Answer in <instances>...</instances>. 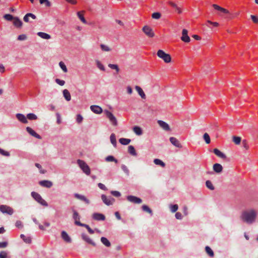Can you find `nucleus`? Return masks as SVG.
I'll use <instances>...</instances> for the list:
<instances>
[{"label":"nucleus","instance_id":"f257e3e1","mask_svg":"<svg viewBox=\"0 0 258 258\" xmlns=\"http://www.w3.org/2000/svg\"><path fill=\"white\" fill-rule=\"evenodd\" d=\"M256 212L254 210H250L248 211H244L241 215L242 219L247 223L251 224L255 220Z\"/></svg>","mask_w":258,"mask_h":258},{"label":"nucleus","instance_id":"f03ea898","mask_svg":"<svg viewBox=\"0 0 258 258\" xmlns=\"http://www.w3.org/2000/svg\"><path fill=\"white\" fill-rule=\"evenodd\" d=\"M77 163L83 172L89 175L91 173V171L89 166L83 161L80 159L77 160Z\"/></svg>","mask_w":258,"mask_h":258},{"label":"nucleus","instance_id":"7ed1b4c3","mask_svg":"<svg viewBox=\"0 0 258 258\" xmlns=\"http://www.w3.org/2000/svg\"><path fill=\"white\" fill-rule=\"evenodd\" d=\"M157 54L158 56L162 58L164 61L165 62L169 63L171 62V56L169 54L166 53L162 50H159L157 51Z\"/></svg>","mask_w":258,"mask_h":258},{"label":"nucleus","instance_id":"20e7f679","mask_svg":"<svg viewBox=\"0 0 258 258\" xmlns=\"http://www.w3.org/2000/svg\"><path fill=\"white\" fill-rule=\"evenodd\" d=\"M31 196L38 203L41 205L44 206H48L47 202L44 200H43L41 196L37 192L33 191L31 192Z\"/></svg>","mask_w":258,"mask_h":258},{"label":"nucleus","instance_id":"39448f33","mask_svg":"<svg viewBox=\"0 0 258 258\" xmlns=\"http://www.w3.org/2000/svg\"><path fill=\"white\" fill-rule=\"evenodd\" d=\"M0 211L3 214H7L9 215H12L14 213V210L12 208L5 205L0 206Z\"/></svg>","mask_w":258,"mask_h":258},{"label":"nucleus","instance_id":"423d86ee","mask_svg":"<svg viewBox=\"0 0 258 258\" xmlns=\"http://www.w3.org/2000/svg\"><path fill=\"white\" fill-rule=\"evenodd\" d=\"M105 113L106 117L109 119L112 125L116 126L117 124V121L113 114L108 110H105Z\"/></svg>","mask_w":258,"mask_h":258},{"label":"nucleus","instance_id":"0eeeda50","mask_svg":"<svg viewBox=\"0 0 258 258\" xmlns=\"http://www.w3.org/2000/svg\"><path fill=\"white\" fill-rule=\"evenodd\" d=\"M181 40L185 43H189L190 41V38L188 35V31L185 29H183L182 31Z\"/></svg>","mask_w":258,"mask_h":258},{"label":"nucleus","instance_id":"6e6552de","mask_svg":"<svg viewBox=\"0 0 258 258\" xmlns=\"http://www.w3.org/2000/svg\"><path fill=\"white\" fill-rule=\"evenodd\" d=\"M143 31L149 37L152 38L154 36V33L153 32L152 28L148 26H144L143 28Z\"/></svg>","mask_w":258,"mask_h":258},{"label":"nucleus","instance_id":"1a4fd4ad","mask_svg":"<svg viewBox=\"0 0 258 258\" xmlns=\"http://www.w3.org/2000/svg\"><path fill=\"white\" fill-rule=\"evenodd\" d=\"M101 199L104 204L106 205L109 206L112 205L114 202L115 200L112 198H108L105 195H102L101 196Z\"/></svg>","mask_w":258,"mask_h":258},{"label":"nucleus","instance_id":"9d476101","mask_svg":"<svg viewBox=\"0 0 258 258\" xmlns=\"http://www.w3.org/2000/svg\"><path fill=\"white\" fill-rule=\"evenodd\" d=\"M73 217L75 220V224L76 225L80 226L82 224V223L80 222V216L76 210H73Z\"/></svg>","mask_w":258,"mask_h":258},{"label":"nucleus","instance_id":"9b49d317","mask_svg":"<svg viewBox=\"0 0 258 258\" xmlns=\"http://www.w3.org/2000/svg\"><path fill=\"white\" fill-rule=\"evenodd\" d=\"M127 200L135 204H140L142 203V200L137 197L134 196H128L127 197Z\"/></svg>","mask_w":258,"mask_h":258},{"label":"nucleus","instance_id":"f8f14e48","mask_svg":"<svg viewBox=\"0 0 258 258\" xmlns=\"http://www.w3.org/2000/svg\"><path fill=\"white\" fill-rule=\"evenodd\" d=\"M170 142L171 143L176 147L178 148H182V146L180 142L175 137H170L169 138Z\"/></svg>","mask_w":258,"mask_h":258},{"label":"nucleus","instance_id":"ddd939ff","mask_svg":"<svg viewBox=\"0 0 258 258\" xmlns=\"http://www.w3.org/2000/svg\"><path fill=\"white\" fill-rule=\"evenodd\" d=\"M92 217L97 221H104L105 219V217L103 214L97 213H94Z\"/></svg>","mask_w":258,"mask_h":258},{"label":"nucleus","instance_id":"4468645a","mask_svg":"<svg viewBox=\"0 0 258 258\" xmlns=\"http://www.w3.org/2000/svg\"><path fill=\"white\" fill-rule=\"evenodd\" d=\"M26 131L27 132L31 135L32 136H33L35 137L37 139H41V136L37 134L33 130H32L30 127H26Z\"/></svg>","mask_w":258,"mask_h":258},{"label":"nucleus","instance_id":"2eb2a0df","mask_svg":"<svg viewBox=\"0 0 258 258\" xmlns=\"http://www.w3.org/2000/svg\"><path fill=\"white\" fill-rule=\"evenodd\" d=\"M212 7L214 8V9H215L216 10L219 11L221 12V13H223L224 14H229V12L228 10H227L225 8H222L216 4H213L212 5Z\"/></svg>","mask_w":258,"mask_h":258},{"label":"nucleus","instance_id":"dca6fc26","mask_svg":"<svg viewBox=\"0 0 258 258\" xmlns=\"http://www.w3.org/2000/svg\"><path fill=\"white\" fill-rule=\"evenodd\" d=\"M158 123L164 130L166 131H169L170 130L169 125L165 122L162 120H158Z\"/></svg>","mask_w":258,"mask_h":258},{"label":"nucleus","instance_id":"f3484780","mask_svg":"<svg viewBox=\"0 0 258 258\" xmlns=\"http://www.w3.org/2000/svg\"><path fill=\"white\" fill-rule=\"evenodd\" d=\"M39 184L43 187H45L47 188H50L52 185V183L48 180H42L39 181Z\"/></svg>","mask_w":258,"mask_h":258},{"label":"nucleus","instance_id":"a211bd4d","mask_svg":"<svg viewBox=\"0 0 258 258\" xmlns=\"http://www.w3.org/2000/svg\"><path fill=\"white\" fill-rule=\"evenodd\" d=\"M17 118L21 122L23 123H27L28 122L27 118L22 114L18 113L16 114Z\"/></svg>","mask_w":258,"mask_h":258},{"label":"nucleus","instance_id":"6ab92c4d","mask_svg":"<svg viewBox=\"0 0 258 258\" xmlns=\"http://www.w3.org/2000/svg\"><path fill=\"white\" fill-rule=\"evenodd\" d=\"M90 108L93 112L97 114H100L102 112V108L99 106L92 105L91 106Z\"/></svg>","mask_w":258,"mask_h":258},{"label":"nucleus","instance_id":"aec40b11","mask_svg":"<svg viewBox=\"0 0 258 258\" xmlns=\"http://www.w3.org/2000/svg\"><path fill=\"white\" fill-rule=\"evenodd\" d=\"M74 196L76 198L84 201L87 204H89L90 203L89 200L88 199H87L84 196H82L78 194H75L74 195Z\"/></svg>","mask_w":258,"mask_h":258},{"label":"nucleus","instance_id":"412c9836","mask_svg":"<svg viewBox=\"0 0 258 258\" xmlns=\"http://www.w3.org/2000/svg\"><path fill=\"white\" fill-rule=\"evenodd\" d=\"M61 236L62 238L66 242H71V239L66 232L63 231L61 232Z\"/></svg>","mask_w":258,"mask_h":258},{"label":"nucleus","instance_id":"4be33fe9","mask_svg":"<svg viewBox=\"0 0 258 258\" xmlns=\"http://www.w3.org/2000/svg\"><path fill=\"white\" fill-rule=\"evenodd\" d=\"M13 24L17 28H21L23 23L18 17H15L13 20Z\"/></svg>","mask_w":258,"mask_h":258},{"label":"nucleus","instance_id":"5701e85b","mask_svg":"<svg viewBox=\"0 0 258 258\" xmlns=\"http://www.w3.org/2000/svg\"><path fill=\"white\" fill-rule=\"evenodd\" d=\"M213 170L217 173H220L223 170V167L219 163H215L213 165Z\"/></svg>","mask_w":258,"mask_h":258},{"label":"nucleus","instance_id":"b1692460","mask_svg":"<svg viewBox=\"0 0 258 258\" xmlns=\"http://www.w3.org/2000/svg\"><path fill=\"white\" fill-rule=\"evenodd\" d=\"M213 152L215 155H216L217 156L222 158V159H226V155L221 152L218 149H214L213 150Z\"/></svg>","mask_w":258,"mask_h":258},{"label":"nucleus","instance_id":"393cba45","mask_svg":"<svg viewBox=\"0 0 258 258\" xmlns=\"http://www.w3.org/2000/svg\"><path fill=\"white\" fill-rule=\"evenodd\" d=\"M85 13V11H80V12H78L77 13V15L78 16V17L79 18V19H80V20L84 24H86L87 23V21L86 20H85L84 17V14Z\"/></svg>","mask_w":258,"mask_h":258},{"label":"nucleus","instance_id":"a878e982","mask_svg":"<svg viewBox=\"0 0 258 258\" xmlns=\"http://www.w3.org/2000/svg\"><path fill=\"white\" fill-rule=\"evenodd\" d=\"M83 239L86 241L87 243L92 244L93 246L95 245V243L92 240V239L87 235L83 234L82 235Z\"/></svg>","mask_w":258,"mask_h":258},{"label":"nucleus","instance_id":"bb28decb","mask_svg":"<svg viewBox=\"0 0 258 258\" xmlns=\"http://www.w3.org/2000/svg\"><path fill=\"white\" fill-rule=\"evenodd\" d=\"M135 89L142 98L145 99L146 98V95L143 90L140 87L136 86Z\"/></svg>","mask_w":258,"mask_h":258},{"label":"nucleus","instance_id":"cd10ccee","mask_svg":"<svg viewBox=\"0 0 258 258\" xmlns=\"http://www.w3.org/2000/svg\"><path fill=\"white\" fill-rule=\"evenodd\" d=\"M63 95L64 97L65 98V99L67 101L71 100V94H70L69 91L67 89H64L63 91Z\"/></svg>","mask_w":258,"mask_h":258},{"label":"nucleus","instance_id":"c85d7f7f","mask_svg":"<svg viewBox=\"0 0 258 258\" xmlns=\"http://www.w3.org/2000/svg\"><path fill=\"white\" fill-rule=\"evenodd\" d=\"M119 143L123 145H127L131 142V140L129 139L120 138L119 140Z\"/></svg>","mask_w":258,"mask_h":258},{"label":"nucleus","instance_id":"c756f323","mask_svg":"<svg viewBox=\"0 0 258 258\" xmlns=\"http://www.w3.org/2000/svg\"><path fill=\"white\" fill-rule=\"evenodd\" d=\"M37 35L43 39H48L50 38V36L49 34L44 32H38Z\"/></svg>","mask_w":258,"mask_h":258},{"label":"nucleus","instance_id":"7c9ffc66","mask_svg":"<svg viewBox=\"0 0 258 258\" xmlns=\"http://www.w3.org/2000/svg\"><path fill=\"white\" fill-rule=\"evenodd\" d=\"M110 142L114 147H116V140L114 134H112L110 137Z\"/></svg>","mask_w":258,"mask_h":258},{"label":"nucleus","instance_id":"2f4dec72","mask_svg":"<svg viewBox=\"0 0 258 258\" xmlns=\"http://www.w3.org/2000/svg\"><path fill=\"white\" fill-rule=\"evenodd\" d=\"M128 153L133 155V156H136L137 155V153H136V150H135V148L131 145V146H129L128 147Z\"/></svg>","mask_w":258,"mask_h":258},{"label":"nucleus","instance_id":"473e14b6","mask_svg":"<svg viewBox=\"0 0 258 258\" xmlns=\"http://www.w3.org/2000/svg\"><path fill=\"white\" fill-rule=\"evenodd\" d=\"M205 250L207 253L211 257H213L214 256V253L212 249L208 246H206Z\"/></svg>","mask_w":258,"mask_h":258},{"label":"nucleus","instance_id":"72a5a7b5","mask_svg":"<svg viewBox=\"0 0 258 258\" xmlns=\"http://www.w3.org/2000/svg\"><path fill=\"white\" fill-rule=\"evenodd\" d=\"M133 131L138 136L141 135L143 133L142 129L137 126L134 127Z\"/></svg>","mask_w":258,"mask_h":258},{"label":"nucleus","instance_id":"f704fd0d","mask_svg":"<svg viewBox=\"0 0 258 258\" xmlns=\"http://www.w3.org/2000/svg\"><path fill=\"white\" fill-rule=\"evenodd\" d=\"M101 241L107 247H109L111 245V244L109 240L105 237H102L101 238Z\"/></svg>","mask_w":258,"mask_h":258},{"label":"nucleus","instance_id":"c9c22d12","mask_svg":"<svg viewBox=\"0 0 258 258\" xmlns=\"http://www.w3.org/2000/svg\"><path fill=\"white\" fill-rule=\"evenodd\" d=\"M154 162L155 164L160 165L162 167H164L165 166V164L160 159H155L154 160Z\"/></svg>","mask_w":258,"mask_h":258},{"label":"nucleus","instance_id":"e433bc0d","mask_svg":"<svg viewBox=\"0 0 258 258\" xmlns=\"http://www.w3.org/2000/svg\"><path fill=\"white\" fill-rule=\"evenodd\" d=\"M21 238L27 243H30L31 242V239L30 237H26L24 234L20 235Z\"/></svg>","mask_w":258,"mask_h":258},{"label":"nucleus","instance_id":"4c0bfd02","mask_svg":"<svg viewBox=\"0 0 258 258\" xmlns=\"http://www.w3.org/2000/svg\"><path fill=\"white\" fill-rule=\"evenodd\" d=\"M241 139L239 137L233 136V141L236 145H239L240 143Z\"/></svg>","mask_w":258,"mask_h":258},{"label":"nucleus","instance_id":"58836bf2","mask_svg":"<svg viewBox=\"0 0 258 258\" xmlns=\"http://www.w3.org/2000/svg\"><path fill=\"white\" fill-rule=\"evenodd\" d=\"M203 138L207 144H210L211 142L210 138L208 133H206L204 134Z\"/></svg>","mask_w":258,"mask_h":258},{"label":"nucleus","instance_id":"ea45409f","mask_svg":"<svg viewBox=\"0 0 258 258\" xmlns=\"http://www.w3.org/2000/svg\"><path fill=\"white\" fill-rule=\"evenodd\" d=\"M4 18L7 21H11L14 19L15 17L10 14H5L4 16Z\"/></svg>","mask_w":258,"mask_h":258},{"label":"nucleus","instance_id":"a19ab883","mask_svg":"<svg viewBox=\"0 0 258 258\" xmlns=\"http://www.w3.org/2000/svg\"><path fill=\"white\" fill-rule=\"evenodd\" d=\"M142 209L144 211L149 213L151 215H152V211L151 209L146 205L142 206Z\"/></svg>","mask_w":258,"mask_h":258},{"label":"nucleus","instance_id":"79ce46f5","mask_svg":"<svg viewBox=\"0 0 258 258\" xmlns=\"http://www.w3.org/2000/svg\"><path fill=\"white\" fill-rule=\"evenodd\" d=\"M39 2L41 4H44L47 7H50L51 6V3L48 0H39Z\"/></svg>","mask_w":258,"mask_h":258},{"label":"nucleus","instance_id":"37998d69","mask_svg":"<svg viewBox=\"0 0 258 258\" xmlns=\"http://www.w3.org/2000/svg\"><path fill=\"white\" fill-rule=\"evenodd\" d=\"M27 118L29 120H36L37 119V116L33 113H29L27 115Z\"/></svg>","mask_w":258,"mask_h":258},{"label":"nucleus","instance_id":"c03bdc74","mask_svg":"<svg viewBox=\"0 0 258 258\" xmlns=\"http://www.w3.org/2000/svg\"><path fill=\"white\" fill-rule=\"evenodd\" d=\"M105 160L107 162H115V163H117V160L114 158V157L112 156H108L105 158Z\"/></svg>","mask_w":258,"mask_h":258},{"label":"nucleus","instance_id":"a18cd8bd","mask_svg":"<svg viewBox=\"0 0 258 258\" xmlns=\"http://www.w3.org/2000/svg\"><path fill=\"white\" fill-rule=\"evenodd\" d=\"M80 226L85 227L87 229L89 233L90 234H93L94 232V231L89 227L88 225L82 223V224Z\"/></svg>","mask_w":258,"mask_h":258},{"label":"nucleus","instance_id":"49530a36","mask_svg":"<svg viewBox=\"0 0 258 258\" xmlns=\"http://www.w3.org/2000/svg\"><path fill=\"white\" fill-rule=\"evenodd\" d=\"M108 67L111 69L115 70L117 73H118L119 71V69L117 64L110 63L108 64Z\"/></svg>","mask_w":258,"mask_h":258},{"label":"nucleus","instance_id":"de8ad7c7","mask_svg":"<svg viewBox=\"0 0 258 258\" xmlns=\"http://www.w3.org/2000/svg\"><path fill=\"white\" fill-rule=\"evenodd\" d=\"M206 186L207 187L211 189V190H213L214 189V186H213L212 183L211 182V181H210V180H207L206 182Z\"/></svg>","mask_w":258,"mask_h":258},{"label":"nucleus","instance_id":"09e8293b","mask_svg":"<svg viewBox=\"0 0 258 258\" xmlns=\"http://www.w3.org/2000/svg\"><path fill=\"white\" fill-rule=\"evenodd\" d=\"M59 65L61 69L64 72L66 73L68 72L67 68L63 62L60 61L59 63Z\"/></svg>","mask_w":258,"mask_h":258},{"label":"nucleus","instance_id":"8fccbe9b","mask_svg":"<svg viewBox=\"0 0 258 258\" xmlns=\"http://www.w3.org/2000/svg\"><path fill=\"white\" fill-rule=\"evenodd\" d=\"M242 146L243 148L246 150H247L249 149V147L248 144V142L246 140H243L242 142Z\"/></svg>","mask_w":258,"mask_h":258},{"label":"nucleus","instance_id":"3c124183","mask_svg":"<svg viewBox=\"0 0 258 258\" xmlns=\"http://www.w3.org/2000/svg\"><path fill=\"white\" fill-rule=\"evenodd\" d=\"M161 16V14L158 12L154 13L152 15V18L153 19H158L160 18Z\"/></svg>","mask_w":258,"mask_h":258},{"label":"nucleus","instance_id":"603ef678","mask_svg":"<svg viewBox=\"0 0 258 258\" xmlns=\"http://www.w3.org/2000/svg\"><path fill=\"white\" fill-rule=\"evenodd\" d=\"M100 47L102 49V50L104 51H109L110 50V49L109 48V47L104 44H101L100 45Z\"/></svg>","mask_w":258,"mask_h":258},{"label":"nucleus","instance_id":"864d4df0","mask_svg":"<svg viewBox=\"0 0 258 258\" xmlns=\"http://www.w3.org/2000/svg\"><path fill=\"white\" fill-rule=\"evenodd\" d=\"M0 154L5 156H9L10 153L8 151H6L3 149L0 148Z\"/></svg>","mask_w":258,"mask_h":258},{"label":"nucleus","instance_id":"5fc2aeb1","mask_svg":"<svg viewBox=\"0 0 258 258\" xmlns=\"http://www.w3.org/2000/svg\"><path fill=\"white\" fill-rule=\"evenodd\" d=\"M178 208V207L177 205H176V204L173 205L171 206L170 210L172 212L174 213L177 210Z\"/></svg>","mask_w":258,"mask_h":258},{"label":"nucleus","instance_id":"6e6d98bb","mask_svg":"<svg viewBox=\"0 0 258 258\" xmlns=\"http://www.w3.org/2000/svg\"><path fill=\"white\" fill-rule=\"evenodd\" d=\"M55 82L57 84H59L60 86H63L65 84L64 81L60 80L59 79H56Z\"/></svg>","mask_w":258,"mask_h":258},{"label":"nucleus","instance_id":"4d7b16f0","mask_svg":"<svg viewBox=\"0 0 258 258\" xmlns=\"http://www.w3.org/2000/svg\"><path fill=\"white\" fill-rule=\"evenodd\" d=\"M251 18L254 23H258V17L254 15H251Z\"/></svg>","mask_w":258,"mask_h":258},{"label":"nucleus","instance_id":"13d9d810","mask_svg":"<svg viewBox=\"0 0 258 258\" xmlns=\"http://www.w3.org/2000/svg\"><path fill=\"white\" fill-rule=\"evenodd\" d=\"M111 194L116 197H119L121 195L120 193L118 191H111Z\"/></svg>","mask_w":258,"mask_h":258},{"label":"nucleus","instance_id":"bf43d9fd","mask_svg":"<svg viewBox=\"0 0 258 258\" xmlns=\"http://www.w3.org/2000/svg\"><path fill=\"white\" fill-rule=\"evenodd\" d=\"M15 225L18 228H22L23 227L22 223L21 221H17Z\"/></svg>","mask_w":258,"mask_h":258},{"label":"nucleus","instance_id":"052dcab7","mask_svg":"<svg viewBox=\"0 0 258 258\" xmlns=\"http://www.w3.org/2000/svg\"><path fill=\"white\" fill-rule=\"evenodd\" d=\"M83 119V117L80 114H78L77 115L76 120L78 123H81Z\"/></svg>","mask_w":258,"mask_h":258},{"label":"nucleus","instance_id":"680f3d73","mask_svg":"<svg viewBox=\"0 0 258 258\" xmlns=\"http://www.w3.org/2000/svg\"><path fill=\"white\" fill-rule=\"evenodd\" d=\"M7 253L5 251H1L0 252V258H7Z\"/></svg>","mask_w":258,"mask_h":258},{"label":"nucleus","instance_id":"e2e57ef3","mask_svg":"<svg viewBox=\"0 0 258 258\" xmlns=\"http://www.w3.org/2000/svg\"><path fill=\"white\" fill-rule=\"evenodd\" d=\"M207 23L211 24V25H212L214 27H218L219 26V23H217V22H212L210 20H208L207 21Z\"/></svg>","mask_w":258,"mask_h":258},{"label":"nucleus","instance_id":"0e129e2a","mask_svg":"<svg viewBox=\"0 0 258 258\" xmlns=\"http://www.w3.org/2000/svg\"><path fill=\"white\" fill-rule=\"evenodd\" d=\"M98 187H99L100 189H102V190H107V188H106V187H105V186L103 184H102V183H99L98 184Z\"/></svg>","mask_w":258,"mask_h":258},{"label":"nucleus","instance_id":"69168bd1","mask_svg":"<svg viewBox=\"0 0 258 258\" xmlns=\"http://www.w3.org/2000/svg\"><path fill=\"white\" fill-rule=\"evenodd\" d=\"M8 245V242L4 241L0 242V248H5Z\"/></svg>","mask_w":258,"mask_h":258},{"label":"nucleus","instance_id":"338daca9","mask_svg":"<svg viewBox=\"0 0 258 258\" xmlns=\"http://www.w3.org/2000/svg\"><path fill=\"white\" fill-rule=\"evenodd\" d=\"M26 36L24 34H22L18 36V40H24L26 39Z\"/></svg>","mask_w":258,"mask_h":258},{"label":"nucleus","instance_id":"774afa93","mask_svg":"<svg viewBox=\"0 0 258 258\" xmlns=\"http://www.w3.org/2000/svg\"><path fill=\"white\" fill-rule=\"evenodd\" d=\"M182 214L179 212H177L175 214V217L177 219H181L182 218Z\"/></svg>","mask_w":258,"mask_h":258}]
</instances>
